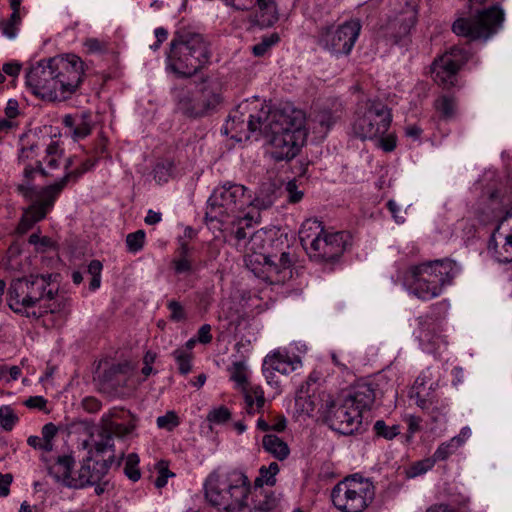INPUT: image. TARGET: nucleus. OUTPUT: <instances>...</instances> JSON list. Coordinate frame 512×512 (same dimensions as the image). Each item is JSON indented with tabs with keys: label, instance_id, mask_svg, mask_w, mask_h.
Here are the masks:
<instances>
[{
	"label": "nucleus",
	"instance_id": "nucleus-1",
	"mask_svg": "<svg viewBox=\"0 0 512 512\" xmlns=\"http://www.w3.org/2000/svg\"><path fill=\"white\" fill-rule=\"evenodd\" d=\"M305 113L290 104L269 109L261 106L256 113H251L250 105L241 104L234 110L227 121L228 130L241 133L259 131L273 147L272 156L276 161L294 158L306 140Z\"/></svg>",
	"mask_w": 512,
	"mask_h": 512
},
{
	"label": "nucleus",
	"instance_id": "nucleus-2",
	"mask_svg": "<svg viewBox=\"0 0 512 512\" xmlns=\"http://www.w3.org/2000/svg\"><path fill=\"white\" fill-rule=\"evenodd\" d=\"M251 492L249 478L240 470H215L204 482L206 501L219 512H242Z\"/></svg>",
	"mask_w": 512,
	"mask_h": 512
},
{
	"label": "nucleus",
	"instance_id": "nucleus-3",
	"mask_svg": "<svg viewBox=\"0 0 512 512\" xmlns=\"http://www.w3.org/2000/svg\"><path fill=\"white\" fill-rule=\"evenodd\" d=\"M59 274H31L27 277L14 279L9 286L7 303L15 313L30 317L28 308L41 301H51L59 290ZM33 317H39L32 312Z\"/></svg>",
	"mask_w": 512,
	"mask_h": 512
},
{
	"label": "nucleus",
	"instance_id": "nucleus-4",
	"mask_svg": "<svg viewBox=\"0 0 512 512\" xmlns=\"http://www.w3.org/2000/svg\"><path fill=\"white\" fill-rule=\"evenodd\" d=\"M246 187L240 184L225 183L217 187L208 199L205 220L212 229H221L224 224L235 222L249 206Z\"/></svg>",
	"mask_w": 512,
	"mask_h": 512
},
{
	"label": "nucleus",
	"instance_id": "nucleus-5",
	"mask_svg": "<svg viewBox=\"0 0 512 512\" xmlns=\"http://www.w3.org/2000/svg\"><path fill=\"white\" fill-rule=\"evenodd\" d=\"M410 288L420 299L430 300L438 296L445 284L455 276L454 263L449 260H435L411 266L408 270Z\"/></svg>",
	"mask_w": 512,
	"mask_h": 512
},
{
	"label": "nucleus",
	"instance_id": "nucleus-6",
	"mask_svg": "<svg viewBox=\"0 0 512 512\" xmlns=\"http://www.w3.org/2000/svg\"><path fill=\"white\" fill-rule=\"evenodd\" d=\"M303 248L311 258L334 261L342 255L346 247V232L325 233L321 222L307 220L299 231Z\"/></svg>",
	"mask_w": 512,
	"mask_h": 512
},
{
	"label": "nucleus",
	"instance_id": "nucleus-7",
	"mask_svg": "<svg viewBox=\"0 0 512 512\" xmlns=\"http://www.w3.org/2000/svg\"><path fill=\"white\" fill-rule=\"evenodd\" d=\"M374 497L373 483L358 474L344 478L331 491L333 505L341 512H363Z\"/></svg>",
	"mask_w": 512,
	"mask_h": 512
},
{
	"label": "nucleus",
	"instance_id": "nucleus-8",
	"mask_svg": "<svg viewBox=\"0 0 512 512\" xmlns=\"http://www.w3.org/2000/svg\"><path fill=\"white\" fill-rule=\"evenodd\" d=\"M391 120V112L383 102L368 99L358 104L352 131L362 140H374L385 135Z\"/></svg>",
	"mask_w": 512,
	"mask_h": 512
},
{
	"label": "nucleus",
	"instance_id": "nucleus-9",
	"mask_svg": "<svg viewBox=\"0 0 512 512\" xmlns=\"http://www.w3.org/2000/svg\"><path fill=\"white\" fill-rule=\"evenodd\" d=\"M361 30L358 21H348L338 26L321 28L318 45L335 56L350 54Z\"/></svg>",
	"mask_w": 512,
	"mask_h": 512
},
{
	"label": "nucleus",
	"instance_id": "nucleus-10",
	"mask_svg": "<svg viewBox=\"0 0 512 512\" xmlns=\"http://www.w3.org/2000/svg\"><path fill=\"white\" fill-rule=\"evenodd\" d=\"M323 417L331 429L343 435L353 434L359 430L362 424L359 410L352 407L344 396L337 400H327Z\"/></svg>",
	"mask_w": 512,
	"mask_h": 512
},
{
	"label": "nucleus",
	"instance_id": "nucleus-11",
	"mask_svg": "<svg viewBox=\"0 0 512 512\" xmlns=\"http://www.w3.org/2000/svg\"><path fill=\"white\" fill-rule=\"evenodd\" d=\"M192 35L189 32L178 30L170 43L167 53V70L177 78L192 77L190 67L192 57Z\"/></svg>",
	"mask_w": 512,
	"mask_h": 512
},
{
	"label": "nucleus",
	"instance_id": "nucleus-12",
	"mask_svg": "<svg viewBox=\"0 0 512 512\" xmlns=\"http://www.w3.org/2000/svg\"><path fill=\"white\" fill-rule=\"evenodd\" d=\"M53 64L43 59L32 66L26 73V86L32 93L43 100L56 101L57 91Z\"/></svg>",
	"mask_w": 512,
	"mask_h": 512
},
{
	"label": "nucleus",
	"instance_id": "nucleus-13",
	"mask_svg": "<svg viewBox=\"0 0 512 512\" xmlns=\"http://www.w3.org/2000/svg\"><path fill=\"white\" fill-rule=\"evenodd\" d=\"M119 417V411L114 409L101 418L98 429L97 440L94 442V449L97 453H104L108 450L114 452V437H124L132 432L134 425H124L113 421Z\"/></svg>",
	"mask_w": 512,
	"mask_h": 512
},
{
	"label": "nucleus",
	"instance_id": "nucleus-14",
	"mask_svg": "<svg viewBox=\"0 0 512 512\" xmlns=\"http://www.w3.org/2000/svg\"><path fill=\"white\" fill-rule=\"evenodd\" d=\"M114 459V454L105 460H93L91 456H88L82 461L77 477L68 481V487L83 489L101 481L107 475Z\"/></svg>",
	"mask_w": 512,
	"mask_h": 512
},
{
	"label": "nucleus",
	"instance_id": "nucleus-15",
	"mask_svg": "<svg viewBox=\"0 0 512 512\" xmlns=\"http://www.w3.org/2000/svg\"><path fill=\"white\" fill-rule=\"evenodd\" d=\"M45 199H25L30 204L23 210L16 232L19 235L27 233L33 226L43 220L53 209L57 198L47 189L43 191Z\"/></svg>",
	"mask_w": 512,
	"mask_h": 512
},
{
	"label": "nucleus",
	"instance_id": "nucleus-16",
	"mask_svg": "<svg viewBox=\"0 0 512 512\" xmlns=\"http://www.w3.org/2000/svg\"><path fill=\"white\" fill-rule=\"evenodd\" d=\"M220 101V84L212 79L203 80L196 88L194 116H206L214 112Z\"/></svg>",
	"mask_w": 512,
	"mask_h": 512
},
{
	"label": "nucleus",
	"instance_id": "nucleus-17",
	"mask_svg": "<svg viewBox=\"0 0 512 512\" xmlns=\"http://www.w3.org/2000/svg\"><path fill=\"white\" fill-rule=\"evenodd\" d=\"M23 169V180L16 185V191L24 199H45L43 191L49 187H37L34 185L35 175L40 174L42 177H49L50 173L43 167V162L40 160L35 161V165L25 163Z\"/></svg>",
	"mask_w": 512,
	"mask_h": 512
},
{
	"label": "nucleus",
	"instance_id": "nucleus-18",
	"mask_svg": "<svg viewBox=\"0 0 512 512\" xmlns=\"http://www.w3.org/2000/svg\"><path fill=\"white\" fill-rule=\"evenodd\" d=\"M125 365L112 364L102 371L98 370L94 378L98 390L108 395H114L125 382L124 376Z\"/></svg>",
	"mask_w": 512,
	"mask_h": 512
},
{
	"label": "nucleus",
	"instance_id": "nucleus-19",
	"mask_svg": "<svg viewBox=\"0 0 512 512\" xmlns=\"http://www.w3.org/2000/svg\"><path fill=\"white\" fill-rule=\"evenodd\" d=\"M344 397L352 407L359 410V414L362 416V413L365 410H369L371 408L375 401L376 393L372 384L359 383L344 395Z\"/></svg>",
	"mask_w": 512,
	"mask_h": 512
},
{
	"label": "nucleus",
	"instance_id": "nucleus-20",
	"mask_svg": "<svg viewBox=\"0 0 512 512\" xmlns=\"http://www.w3.org/2000/svg\"><path fill=\"white\" fill-rule=\"evenodd\" d=\"M343 107L341 103L333 102L330 106H325L315 113L313 117L314 129L325 136L329 129L341 119Z\"/></svg>",
	"mask_w": 512,
	"mask_h": 512
},
{
	"label": "nucleus",
	"instance_id": "nucleus-21",
	"mask_svg": "<svg viewBox=\"0 0 512 512\" xmlns=\"http://www.w3.org/2000/svg\"><path fill=\"white\" fill-rule=\"evenodd\" d=\"M191 241L192 227L187 226L184 230V235L178 238V247L173 260L174 268L177 273L189 271L191 268Z\"/></svg>",
	"mask_w": 512,
	"mask_h": 512
},
{
	"label": "nucleus",
	"instance_id": "nucleus-22",
	"mask_svg": "<svg viewBox=\"0 0 512 512\" xmlns=\"http://www.w3.org/2000/svg\"><path fill=\"white\" fill-rule=\"evenodd\" d=\"M488 250L493 253L498 262H512V236L506 233H496V229H494L488 241Z\"/></svg>",
	"mask_w": 512,
	"mask_h": 512
},
{
	"label": "nucleus",
	"instance_id": "nucleus-23",
	"mask_svg": "<svg viewBox=\"0 0 512 512\" xmlns=\"http://www.w3.org/2000/svg\"><path fill=\"white\" fill-rule=\"evenodd\" d=\"M431 71L435 82L444 87H452L456 83L459 69L452 66L448 58H438L432 63Z\"/></svg>",
	"mask_w": 512,
	"mask_h": 512
},
{
	"label": "nucleus",
	"instance_id": "nucleus-24",
	"mask_svg": "<svg viewBox=\"0 0 512 512\" xmlns=\"http://www.w3.org/2000/svg\"><path fill=\"white\" fill-rule=\"evenodd\" d=\"M56 91H57V99L56 101H63L71 97L81 85V79L79 76H76L75 72H73L71 77L68 74L63 73L59 69H54Z\"/></svg>",
	"mask_w": 512,
	"mask_h": 512
},
{
	"label": "nucleus",
	"instance_id": "nucleus-25",
	"mask_svg": "<svg viewBox=\"0 0 512 512\" xmlns=\"http://www.w3.org/2000/svg\"><path fill=\"white\" fill-rule=\"evenodd\" d=\"M49 63L53 64L54 69H59L70 77L75 72L76 76H79L81 81L84 75V62L75 54H67L66 56H58L49 58Z\"/></svg>",
	"mask_w": 512,
	"mask_h": 512
},
{
	"label": "nucleus",
	"instance_id": "nucleus-26",
	"mask_svg": "<svg viewBox=\"0 0 512 512\" xmlns=\"http://www.w3.org/2000/svg\"><path fill=\"white\" fill-rule=\"evenodd\" d=\"M96 164V160L87 159L82 164L69 172H66L64 176L56 181L53 184H50L47 190L52 193L57 199L60 196L61 192L64 190V188L67 186L68 182L70 180L76 181L79 177H81L84 173L91 170Z\"/></svg>",
	"mask_w": 512,
	"mask_h": 512
},
{
	"label": "nucleus",
	"instance_id": "nucleus-27",
	"mask_svg": "<svg viewBox=\"0 0 512 512\" xmlns=\"http://www.w3.org/2000/svg\"><path fill=\"white\" fill-rule=\"evenodd\" d=\"M281 498L274 492L261 493L254 501L253 507L249 506L248 500L242 512H276L280 508Z\"/></svg>",
	"mask_w": 512,
	"mask_h": 512
},
{
	"label": "nucleus",
	"instance_id": "nucleus-28",
	"mask_svg": "<svg viewBox=\"0 0 512 512\" xmlns=\"http://www.w3.org/2000/svg\"><path fill=\"white\" fill-rule=\"evenodd\" d=\"M262 446L266 452L279 461L285 460L290 454L288 444L274 434L264 435L262 439Z\"/></svg>",
	"mask_w": 512,
	"mask_h": 512
},
{
	"label": "nucleus",
	"instance_id": "nucleus-29",
	"mask_svg": "<svg viewBox=\"0 0 512 512\" xmlns=\"http://www.w3.org/2000/svg\"><path fill=\"white\" fill-rule=\"evenodd\" d=\"M252 222L253 216L250 213L240 214L235 222L231 221V223L224 224L220 230H230V233L240 242L248 237V230L252 227Z\"/></svg>",
	"mask_w": 512,
	"mask_h": 512
},
{
	"label": "nucleus",
	"instance_id": "nucleus-30",
	"mask_svg": "<svg viewBox=\"0 0 512 512\" xmlns=\"http://www.w3.org/2000/svg\"><path fill=\"white\" fill-rule=\"evenodd\" d=\"M420 331L418 339L422 344H429L432 348H438L444 340L437 335V325L431 319H419Z\"/></svg>",
	"mask_w": 512,
	"mask_h": 512
},
{
	"label": "nucleus",
	"instance_id": "nucleus-31",
	"mask_svg": "<svg viewBox=\"0 0 512 512\" xmlns=\"http://www.w3.org/2000/svg\"><path fill=\"white\" fill-rule=\"evenodd\" d=\"M258 12L256 18L262 27L272 26L278 20L275 0H256Z\"/></svg>",
	"mask_w": 512,
	"mask_h": 512
},
{
	"label": "nucleus",
	"instance_id": "nucleus-32",
	"mask_svg": "<svg viewBox=\"0 0 512 512\" xmlns=\"http://www.w3.org/2000/svg\"><path fill=\"white\" fill-rule=\"evenodd\" d=\"M74 463L75 461L72 456H59L56 463L50 467V474L55 475L58 481L61 480L68 487V481L75 478L71 476Z\"/></svg>",
	"mask_w": 512,
	"mask_h": 512
},
{
	"label": "nucleus",
	"instance_id": "nucleus-33",
	"mask_svg": "<svg viewBox=\"0 0 512 512\" xmlns=\"http://www.w3.org/2000/svg\"><path fill=\"white\" fill-rule=\"evenodd\" d=\"M275 185L272 183H263L257 196L251 200L249 198V206H253L258 210H266L270 208L276 198Z\"/></svg>",
	"mask_w": 512,
	"mask_h": 512
},
{
	"label": "nucleus",
	"instance_id": "nucleus-34",
	"mask_svg": "<svg viewBox=\"0 0 512 512\" xmlns=\"http://www.w3.org/2000/svg\"><path fill=\"white\" fill-rule=\"evenodd\" d=\"M20 145L17 157L19 164L30 163L38 155L40 148L38 141L31 139L29 134H23L20 137Z\"/></svg>",
	"mask_w": 512,
	"mask_h": 512
},
{
	"label": "nucleus",
	"instance_id": "nucleus-35",
	"mask_svg": "<svg viewBox=\"0 0 512 512\" xmlns=\"http://www.w3.org/2000/svg\"><path fill=\"white\" fill-rule=\"evenodd\" d=\"M430 382H432L431 372L427 370L417 377L412 386L411 398L416 400L417 406L421 409H425V399L428 397L425 393V389L428 387Z\"/></svg>",
	"mask_w": 512,
	"mask_h": 512
},
{
	"label": "nucleus",
	"instance_id": "nucleus-36",
	"mask_svg": "<svg viewBox=\"0 0 512 512\" xmlns=\"http://www.w3.org/2000/svg\"><path fill=\"white\" fill-rule=\"evenodd\" d=\"M174 360L179 373L186 375L191 371L192 338L187 340L185 345L173 352Z\"/></svg>",
	"mask_w": 512,
	"mask_h": 512
},
{
	"label": "nucleus",
	"instance_id": "nucleus-37",
	"mask_svg": "<svg viewBox=\"0 0 512 512\" xmlns=\"http://www.w3.org/2000/svg\"><path fill=\"white\" fill-rule=\"evenodd\" d=\"M196 52L199 53V56L197 57L199 65L194 67V75L198 69L203 68L207 63H209L211 57L210 41L198 33H194V54Z\"/></svg>",
	"mask_w": 512,
	"mask_h": 512
},
{
	"label": "nucleus",
	"instance_id": "nucleus-38",
	"mask_svg": "<svg viewBox=\"0 0 512 512\" xmlns=\"http://www.w3.org/2000/svg\"><path fill=\"white\" fill-rule=\"evenodd\" d=\"M176 110L188 118L192 117V97L188 88H175Z\"/></svg>",
	"mask_w": 512,
	"mask_h": 512
},
{
	"label": "nucleus",
	"instance_id": "nucleus-39",
	"mask_svg": "<svg viewBox=\"0 0 512 512\" xmlns=\"http://www.w3.org/2000/svg\"><path fill=\"white\" fill-rule=\"evenodd\" d=\"M290 364L279 353L268 355L264 359L263 372L270 375L276 371L279 373H286Z\"/></svg>",
	"mask_w": 512,
	"mask_h": 512
},
{
	"label": "nucleus",
	"instance_id": "nucleus-40",
	"mask_svg": "<svg viewBox=\"0 0 512 512\" xmlns=\"http://www.w3.org/2000/svg\"><path fill=\"white\" fill-rule=\"evenodd\" d=\"M92 131L91 113L84 111L79 114L77 123L72 132L74 140H79L87 137Z\"/></svg>",
	"mask_w": 512,
	"mask_h": 512
},
{
	"label": "nucleus",
	"instance_id": "nucleus-41",
	"mask_svg": "<svg viewBox=\"0 0 512 512\" xmlns=\"http://www.w3.org/2000/svg\"><path fill=\"white\" fill-rule=\"evenodd\" d=\"M279 472V465L276 462L270 463L268 467H261L259 476L255 479V487H262L264 484L273 486L276 483L275 476Z\"/></svg>",
	"mask_w": 512,
	"mask_h": 512
},
{
	"label": "nucleus",
	"instance_id": "nucleus-42",
	"mask_svg": "<svg viewBox=\"0 0 512 512\" xmlns=\"http://www.w3.org/2000/svg\"><path fill=\"white\" fill-rule=\"evenodd\" d=\"M46 157L44 159L46 165L50 169H57L59 167V159L63 156V149L57 141H51L46 147Z\"/></svg>",
	"mask_w": 512,
	"mask_h": 512
},
{
	"label": "nucleus",
	"instance_id": "nucleus-43",
	"mask_svg": "<svg viewBox=\"0 0 512 512\" xmlns=\"http://www.w3.org/2000/svg\"><path fill=\"white\" fill-rule=\"evenodd\" d=\"M440 58H448L452 66L460 69L468 61L469 54L465 49L454 46Z\"/></svg>",
	"mask_w": 512,
	"mask_h": 512
},
{
	"label": "nucleus",
	"instance_id": "nucleus-44",
	"mask_svg": "<svg viewBox=\"0 0 512 512\" xmlns=\"http://www.w3.org/2000/svg\"><path fill=\"white\" fill-rule=\"evenodd\" d=\"M17 421L18 417L10 406L0 407V426L4 430L11 431Z\"/></svg>",
	"mask_w": 512,
	"mask_h": 512
},
{
	"label": "nucleus",
	"instance_id": "nucleus-45",
	"mask_svg": "<svg viewBox=\"0 0 512 512\" xmlns=\"http://www.w3.org/2000/svg\"><path fill=\"white\" fill-rule=\"evenodd\" d=\"M145 242V232L143 230H137L136 232L130 233L126 237V245L129 252H139Z\"/></svg>",
	"mask_w": 512,
	"mask_h": 512
},
{
	"label": "nucleus",
	"instance_id": "nucleus-46",
	"mask_svg": "<svg viewBox=\"0 0 512 512\" xmlns=\"http://www.w3.org/2000/svg\"><path fill=\"white\" fill-rule=\"evenodd\" d=\"M374 430L377 436L383 437L387 440H392L400 433L399 425L387 426L383 420H378L374 424Z\"/></svg>",
	"mask_w": 512,
	"mask_h": 512
},
{
	"label": "nucleus",
	"instance_id": "nucleus-47",
	"mask_svg": "<svg viewBox=\"0 0 512 512\" xmlns=\"http://www.w3.org/2000/svg\"><path fill=\"white\" fill-rule=\"evenodd\" d=\"M280 40L278 33H272L264 36L260 43L253 46L252 51L255 56H262L266 51Z\"/></svg>",
	"mask_w": 512,
	"mask_h": 512
},
{
	"label": "nucleus",
	"instance_id": "nucleus-48",
	"mask_svg": "<svg viewBox=\"0 0 512 512\" xmlns=\"http://www.w3.org/2000/svg\"><path fill=\"white\" fill-rule=\"evenodd\" d=\"M401 14L403 15L402 21L406 24V26H413L417 21V1L408 0L406 2L405 8H403L401 11Z\"/></svg>",
	"mask_w": 512,
	"mask_h": 512
},
{
	"label": "nucleus",
	"instance_id": "nucleus-49",
	"mask_svg": "<svg viewBox=\"0 0 512 512\" xmlns=\"http://www.w3.org/2000/svg\"><path fill=\"white\" fill-rule=\"evenodd\" d=\"M29 244L34 245L36 251L38 252H46L48 249L54 246V242L50 237L43 236L41 237L37 233H33L29 236L28 239Z\"/></svg>",
	"mask_w": 512,
	"mask_h": 512
},
{
	"label": "nucleus",
	"instance_id": "nucleus-50",
	"mask_svg": "<svg viewBox=\"0 0 512 512\" xmlns=\"http://www.w3.org/2000/svg\"><path fill=\"white\" fill-rule=\"evenodd\" d=\"M58 428L53 423H47L42 427L43 451L50 452L53 448L52 439L56 436Z\"/></svg>",
	"mask_w": 512,
	"mask_h": 512
},
{
	"label": "nucleus",
	"instance_id": "nucleus-51",
	"mask_svg": "<svg viewBox=\"0 0 512 512\" xmlns=\"http://www.w3.org/2000/svg\"><path fill=\"white\" fill-rule=\"evenodd\" d=\"M457 448L458 446L451 439L449 442L442 443L434 452L431 458L434 460L435 463L437 461H443L447 459L449 455H451Z\"/></svg>",
	"mask_w": 512,
	"mask_h": 512
},
{
	"label": "nucleus",
	"instance_id": "nucleus-52",
	"mask_svg": "<svg viewBox=\"0 0 512 512\" xmlns=\"http://www.w3.org/2000/svg\"><path fill=\"white\" fill-rule=\"evenodd\" d=\"M179 424L178 416L173 412L169 411L163 416L157 418V426L161 429L168 431L173 430Z\"/></svg>",
	"mask_w": 512,
	"mask_h": 512
},
{
	"label": "nucleus",
	"instance_id": "nucleus-53",
	"mask_svg": "<svg viewBox=\"0 0 512 512\" xmlns=\"http://www.w3.org/2000/svg\"><path fill=\"white\" fill-rule=\"evenodd\" d=\"M455 101L448 96H442L436 101V108L445 117H451L454 114Z\"/></svg>",
	"mask_w": 512,
	"mask_h": 512
},
{
	"label": "nucleus",
	"instance_id": "nucleus-54",
	"mask_svg": "<svg viewBox=\"0 0 512 512\" xmlns=\"http://www.w3.org/2000/svg\"><path fill=\"white\" fill-rule=\"evenodd\" d=\"M21 18L20 14H18V18L12 20V15L8 20L0 21V28L2 33L8 38H14L17 34V25L20 23Z\"/></svg>",
	"mask_w": 512,
	"mask_h": 512
},
{
	"label": "nucleus",
	"instance_id": "nucleus-55",
	"mask_svg": "<svg viewBox=\"0 0 512 512\" xmlns=\"http://www.w3.org/2000/svg\"><path fill=\"white\" fill-rule=\"evenodd\" d=\"M495 229L496 233H506L512 236V210L507 211L505 215L498 220Z\"/></svg>",
	"mask_w": 512,
	"mask_h": 512
},
{
	"label": "nucleus",
	"instance_id": "nucleus-56",
	"mask_svg": "<svg viewBox=\"0 0 512 512\" xmlns=\"http://www.w3.org/2000/svg\"><path fill=\"white\" fill-rule=\"evenodd\" d=\"M84 46L89 53H103L108 49V43L97 38H87L84 41Z\"/></svg>",
	"mask_w": 512,
	"mask_h": 512
},
{
	"label": "nucleus",
	"instance_id": "nucleus-57",
	"mask_svg": "<svg viewBox=\"0 0 512 512\" xmlns=\"http://www.w3.org/2000/svg\"><path fill=\"white\" fill-rule=\"evenodd\" d=\"M230 416V411L226 407L221 406L217 409L210 411V413L207 416V420L209 422L223 423L226 422L230 418Z\"/></svg>",
	"mask_w": 512,
	"mask_h": 512
},
{
	"label": "nucleus",
	"instance_id": "nucleus-58",
	"mask_svg": "<svg viewBox=\"0 0 512 512\" xmlns=\"http://www.w3.org/2000/svg\"><path fill=\"white\" fill-rule=\"evenodd\" d=\"M285 190L287 192V198L290 203H298L303 198V192L298 190L295 181H289Z\"/></svg>",
	"mask_w": 512,
	"mask_h": 512
},
{
	"label": "nucleus",
	"instance_id": "nucleus-59",
	"mask_svg": "<svg viewBox=\"0 0 512 512\" xmlns=\"http://www.w3.org/2000/svg\"><path fill=\"white\" fill-rule=\"evenodd\" d=\"M231 378L236 383L242 385V388L244 386H251L250 384L247 383L246 371H245L243 364H241V363H236L234 365V371L232 373Z\"/></svg>",
	"mask_w": 512,
	"mask_h": 512
},
{
	"label": "nucleus",
	"instance_id": "nucleus-60",
	"mask_svg": "<svg viewBox=\"0 0 512 512\" xmlns=\"http://www.w3.org/2000/svg\"><path fill=\"white\" fill-rule=\"evenodd\" d=\"M296 404L301 408V411L310 415L316 408L315 400L308 397L298 396L296 398Z\"/></svg>",
	"mask_w": 512,
	"mask_h": 512
},
{
	"label": "nucleus",
	"instance_id": "nucleus-61",
	"mask_svg": "<svg viewBox=\"0 0 512 512\" xmlns=\"http://www.w3.org/2000/svg\"><path fill=\"white\" fill-rule=\"evenodd\" d=\"M435 462L432 458H427L421 461L416 462L413 467V476L421 475L428 470H430L434 466Z\"/></svg>",
	"mask_w": 512,
	"mask_h": 512
},
{
	"label": "nucleus",
	"instance_id": "nucleus-62",
	"mask_svg": "<svg viewBox=\"0 0 512 512\" xmlns=\"http://www.w3.org/2000/svg\"><path fill=\"white\" fill-rule=\"evenodd\" d=\"M83 409L89 413H96L101 409V402L92 396L85 397L81 403Z\"/></svg>",
	"mask_w": 512,
	"mask_h": 512
},
{
	"label": "nucleus",
	"instance_id": "nucleus-63",
	"mask_svg": "<svg viewBox=\"0 0 512 512\" xmlns=\"http://www.w3.org/2000/svg\"><path fill=\"white\" fill-rule=\"evenodd\" d=\"M13 482L11 473L3 474L0 472V497H7L10 493V485Z\"/></svg>",
	"mask_w": 512,
	"mask_h": 512
},
{
	"label": "nucleus",
	"instance_id": "nucleus-64",
	"mask_svg": "<svg viewBox=\"0 0 512 512\" xmlns=\"http://www.w3.org/2000/svg\"><path fill=\"white\" fill-rule=\"evenodd\" d=\"M378 145L385 151V152H391L396 147V138L394 135H388L386 137L380 136L376 138Z\"/></svg>",
	"mask_w": 512,
	"mask_h": 512
}]
</instances>
